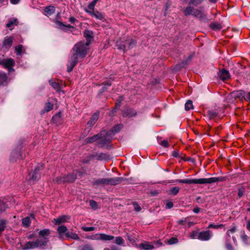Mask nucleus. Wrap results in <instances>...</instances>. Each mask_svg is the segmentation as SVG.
<instances>
[{"instance_id": "38", "label": "nucleus", "mask_w": 250, "mask_h": 250, "mask_svg": "<svg viewBox=\"0 0 250 250\" xmlns=\"http://www.w3.org/2000/svg\"><path fill=\"white\" fill-rule=\"evenodd\" d=\"M95 1H91L88 5V9L85 10L86 12L89 14V12L91 11H94V7L95 6V4L94 3Z\"/></svg>"}, {"instance_id": "47", "label": "nucleus", "mask_w": 250, "mask_h": 250, "mask_svg": "<svg viewBox=\"0 0 250 250\" xmlns=\"http://www.w3.org/2000/svg\"><path fill=\"white\" fill-rule=\"evenodd\" d=\"M17 19H14L13 20H10L8 23L6 24L7 27L10 28L14 24H17Z\"/></svg>"}, {"instance_id": "37", "label": "nucleus", "mask_w": 250, "mask_h": 250, "mask_svg": "<svg viewBox=\"0 0 250 250\" xmlns=\"http://www.w3.org/2000/svg\"><path fill=\"white\" fill-rule=\"evenodd\" d=\"M226 248L228 250H234V248L230 243V239L226 237Z\"/></svg>"}, {"instance_id": "41", "label": "nucleus", "mask_w": 250, "mask_h": 250, "mask_svg": "<svg viewBox=\"0 0 250 250\" xmlns=\"http://www.w3.org/2000/svg\"><path fill=\"white\" fill-rule=\"evenodd\" d=\"M16 53L18 55H21L22 53V50L23 49V46L21 44H19L15 47Z\"/></svg>"}, {"instance_id": "29", "label": "nucleus", "mask_w": 250, "mask_h": 250, "mask_svg": "<svg viewBox=\"0 0 250 250\" xmlns=\"http://www.w3.org/2000/svg\"><path fill=\"white\" fill-rule=\"evenodd\" d=\"M53 107L54 105L53 104L51 103L50 102H47L45 104L43 110L42 112V113L49 112L53 109Z\"/></svg>"}, {"instance_id": "59", "label": "nucleus", "mask_w": 250, "mask_h": 250, "mask_svg": "<svg viewBox=\"0 0 250 250\" xmlns=\"http://www.w3.org/2000/svg\"><path fill=\"white\" fill-rule=\"evenodd\" d=\"M188 218H184L181 220L177 221V223L180 225H183L185 223L187 222Z\"/></svg>"}, {"instance_id": "11", "label": "nucleus", "mask_w": 250, "mask_h": 250, "mask_svg": "<svg viewBox=\"0 0 250 250\" xmlns=\"http://www.w3.org/2000/svg\"><path fill=\"white\" fill-rule=\"evenodd\" d=\"M122 127H123V126L122 125H115V126H114V127H113L109 131H106L107 135H106V136H108L110 137V141L112 139V137L116 133H117L118 132H119L120 131V130L121 129V128H122Z\"/></svg>"}, {"instance_id": "16", "label": "nucleus", "mask_w": 250, "mask_h": 250, "mask_svg": "<svg viewBox=\"0 0 250 250\" xmlns=\"http://www.w3.org/2000/svg\"><path fill=\"white\" fill-rule=\"evenodd\" d=\"M89 14L91 16L95 18L96 19L104 21L105 19V15L104 14L100 13L98 11H91L89 12Z\"/></svg>"}, {"instance_id": "44", "label": "nucleus", "mask_w": 250, "mask_h": 250, "mask_svg": "<svg viewBox=\"0 0 250 250\" xmlns=\"http://www.w3.org/2000/svg\"><path fill=\"white\" fill-rule=\"evenodd\" d=\"M87 238L92 240H100V233H98L92 235H90L87 237Z\"/></svg>"}, {"instance_id": "23", "label": "nucleus", "mask_w": 250, "mask_h": 250, "mask_svg": "<svg viewBox=\"0 0 250 250\" xmlns=\"http://www.w3.org/2000/svg\"><path fill=\"white\" fill-rule=\"evenodd\" d=\"M44 12L46 15L50 16L52 15L55 11V7L54 6H48L44 8Z\"/></svg>"}, {"instance_id": "7", "label": "nucleus", "mask_w": 250, "mask_h": 250, "mask_svg": "<svg viewBox=\"0 0 250 250\" xmlns=\"http://www.w3.org/2000/svg\"><path fill=\"white\" fill-rule=\"evenodd\" d=\"M15 64L14 60L11 58L4 59L0 62V64L8 69L9 72L14 71V69L13 67L14 66Z\"/></svg>"}, {"instance_id": "64", "label": "nucleus", "mask_w": 250, "mask_h": 250, "mask_svg": "<svg viewBox=\"0 0 250 250\" xmlns=\"http://www.w3.org/2000/svg\"><path fill=\"white\" fill-rule=\"evenodd\" d=\"M200 208L198 207H196L193 209V211L195 213H198L200 212Z\"/></svg>"}, {"instance_id": "18", "label": "nucleus", "mask_w": 250, "mask_h": 250, "mask_svg": "<svg viewBox=\"0 0 250 250\" xmlns=\"http://www.w3.org/2000/svg\"><path fill=\"white\" fill-rule=\"evenodd\" d=\"M139 248L144 250H151L154 248V246L149 242H146L139 245Z\"/></svg>"}, {"instance_id": "45", "label": "nucleus", "mask_w": 250, "mask_h": 250, "mask_svg": "<svg viewBox=\"0 0 250 250\" xmlns=\"http://www.w3.org/2000/svg\"><path fill=\"white\" fill-rule=\"evenodd\" d=\"M217 113L213 110H209L208 112V115L209 119H212L217 115Z\"/></svg>"}, {"instance_id": "25", "label": "nucleus", "mask_w": 250, "mask_h": 250, "mask_svg": "<svg viewBox=\"0 0 250 250\" xmlns=\"http://www.w3.org/2000/svg\"><path fill=\"white\" fill-rule=\"evenodd\" d=\"M49 83L57 92L61 91V86L58 83L53 82L52 80H49Z\"/></svg>"}, {"instance_id": "17", "label": "nucleus", "mask_w": 250, "mask_h": 250, "mask_svg": "<svg viewBox=\"0 0 250 250\" xmlns=\"http://www.w3.org/2000/svg\"><path fill=\"white\" fill-rule=\"evenodd\" d=\"M220 78L222 80H226L230 77L229 73L225 69L220 70L218 73Z\"/></svg>"}, {"instance_id": "52", "label": "nucleus", "mask_w": 250, "mask_h": 250, "mask_svg": "<svg viewBox=\"0 0 250 250\" xmlns=\"http://www.w3.org/2000/svg\"><path fill=\"white\" fill-rule=\"evenodd\" d=\"M178 239L176 238H171L168 241V243L169 245L174 244L178 242Z\"/></svg>"}, {"instance_id": "46", "label": "nucleus", "mask_w": 250, "mask_h": 250, "mask_svg": "<svg viewBox=\"0 0 250 250\" xmlns=\"http://www.w3.org/2000/svg\"><path fill=\"white\" fill-rule=\"evenodd\" d=\"M6 221L4 220H0V233L2 232L5 229Z\"/></svg>"}, {"instance_id": "53", "label": "nucleus", "mask_w": 250, "mask_h": 250, "mask_svg": "<svg viewBox=\"0 0 250 250\" xmlns=\"http://www.w3.org/2000/svg\"><path fill=\"white\" fill-rule=\"evenodd\" d=\"M223 225H214L213 224H210L208 226V228H213L215 229H218L221 228L222 227H223Z\"/></svg>"}, {"instance_id": "24", "label": "nucleus", "mask_w": 250, "mask_h": 250, "mask_svg": "<svg viewBox=\"0 0 250 250\" xmlns=\"http://www.w3.org/2000/svg\"><path fill=\"white\" fill-rule=\"evenodd\" d=\"M107 178H102L95 180L93 182L94 185H107Z\"/></svg>"}, {"instance_id": "10", "label": "nucleus", "mask_w": 250, "mask_h": 250, "mask_svg": "<svg viewBox=\"0 0 250 250\" xmlns=\"http://www.w3.org/2000/svg\"><path fill=\"white\" fill-rule=\"evenodd\" d=\"M212 236V233L210 230L199 232V239L201 241H208Z\"/></svg>"}, {"instance_id": "9", "label": "nucleus", "mask_w": 250, "mask_h": 250, "mask_svg": "<svg viewBox=\"0 0 250 250\" xmlns=\"http://www.w3.org/2000/svg\"><path fill=\"white\" fill-rule=\"evenodd\" d=\"M23 157L21 154V149L18 148L13 150L11 153L10 161L11 162H15L17 159H22Z\"/></svg>"}, {"instance_id": "6", "label": "nucleus", "mask_w": 250, "mask_h": 250, "mask_svg": "<svg viewBox=\"0 0 250 250\" xmlns=\"http://www.w3.org/2000/svg\"><path fill=\"white\" fill-rule=\"evenodd\" d=\"M50 234L49 229L41 230L39 232V238L37 240L36 242L39 248L45 247L49 241L47 237Z\"/></svg>"}, {"instance_id": "4", "label": "nucleus", "mask_w": 250, "mask_h": 250, "mask_svg": "<svg viewBox=\"0 0 250 250\" xmlns=\"http://www.w3.org/2000/svg\"><path fill=\"white\" fill-rule=\"evenodd\" d=\"M193 5L188 3V6L184 11L185 16L192 15L194 17L199 18L200 20H205L207 19V16L200 9L194 8Z\"/></svg>"}, {"instance_id": "27", "label": "nucleus", "mask_w": 250, "mask_h": 250, "mask_svg": "<svg viewBox=\"0 0 250 250\" xmlns=\"http://www.w3.org/2000/svg\"><path fill=\"white\" fill-rule=\"evenodd\" d=\"M7 83V77L5 73H0V85H4Z\"/></svg>"}, {"instance_id": "40", "label": "nucleus", "mask_w": 250, "mask_h": 250, "mask_svg": "<svg viewBox=\"0 0 250 250\" xmlns=\"http://www.w3.org/2000/svg\"><path fill=\"white\" fill-rule=\"evenodd\" d=\"M193 107L192 102L190 100L188 101L185 104V110L188 111Z\"/></svg>"}, {"instance_id": "61", "label": "nucleus", "mask_w": 250, "mask_h": 250, "mask_svg": "<svg viewBox=\"0 0 250 250\" xmlns=\"http://www.w3.org/2000/svg\"><path fill=\"white\" fill-rule=\"evenodd\" d=\"M243 194H244V191H243V189H242V188L239 189L238 193V196L239 198L242 197L243 196Z\"/></svg>"}, {"instance_id": "26", "label": "nucleus", "mask_w": 250, "mask_h": 250, "mask_svg": "<svg viewBox=\"0 0 250 250\" xmlns=\"http://www.w3.org/2000/svg\"><path fill=\"white\" fill-rule=\"evenodd\" d=\"M114 239L112 235L106 234L104 233H100V240L103 241H110Z\"/></svg>"}, {"instance_id": "48", "label": "nucleus", "mask_w": 250, "mask_h": 250, "mask_svg": "<svg viewBox=\"0 0 250 250\" xmlns=\"http://www.w3.org/2000/svg\"><path fill=\"white\" fill-rule=\"evenodd\" d=\"M180 190V188L178 187H175L173 188H172L170 189V192L172 194L175 195L178 194Z\"/></svg>"}, {"instance_id": "1", "label": "nucleus", "mask_w": 250, "mask_h": 250, "mask_svg": "<svg viewBox=\"0 0 250 250\" xmlns=\"http://www.w3.org/2000/svg\"><path fill=\"white\" fill-rule=\"evenodd\" d=\"M84 37L86 38V42H81L75 45L72 49L71 57L68 62V72H71L78 62L79 58H84L87 53L88 45L92 40L91 33L89 31L84 32Z\"/></svg>"}, {"instance_id": "49", "label": "nucleus", "mask_w": 250, "mask_h": 250, "mask_svg": "<svg viewBox=\"0 0 250 250\" xmlns=\"http://www.w3.org/2000/svg\"><path fill=\"white\" fill-rule=\"evenodd\" d=\"M240 94L242 95H243V96L244 97L245 100L247 101H250V92L246 93L243 91H241Z\"/></svg>"}, {"instance_id": "30", "label": "nucleus", "mask_w": 250, "mask_h": 250, "mask_svg": "<svg viewBox=\"0 0 250 250\" xmlns=\"http://www.w3.org/2000/svg\"><path fill=\"white\" fill-rule=\"evenodd\" d=\"M210 27L214 30H219L222 28V26L220 23L215 22L210 24Z\"/></svg>"}, {"instance_id": "57", "label": "nucleus", "mask_w": 250, "mask_h": 250, "mask_svg": "<svg viewBox=\"0 0 250 250\" xmlns=\"http://www.w3.org/2000/svg\"><path fill=\"white\" fill-rule=\"evenodd\" d=\"M133 205L134 208L136 211L139 212L141 210V207L138 205L137 203H134Z\"/></svg>"}, {"instance_id": "56", "label": "nucleus", "mask_w": 250, "mask_h": 250, "mask_svg": "<svg viewBox=\"0 0 250 250\" xmlns=\"http://www.w3.org/2000/svg\"><path fill=\"white\" fill-rule=\"evenodd\" d=\"M90 206L93 208H96L97 207V203L94 200H90L89 202Z\"/></svg>"}, {"instance_id": "15", "label": "nucleus", "mask_w": 250, "mask_h": 250, "mask_svg": "<svg viewBox=\"0 0 250 250\" xmlns=\"http://www.w3.org/2000/svg\"><path fill=\"white\" fill-rule=\"evenodd\" d=\"M124 180L122 177H115L113 178H107V185L114 186L118 185Z\"/></svg>"}, {"instance_id": "43", "label": "nucleus", "mask_w": 250, "mask_h": 250, "mask_svg": "<svg viewBox=\"0 0 250 250\" xmlns=\"http://www.w3.org/2000/svg\"><path fill=\"white\" fill-rule=\"evenodd\" d=\"M235 230H236L235 227H233L231 229H229V230H228L227 232V235H226V237H228V238H229V239H230V234L234 233L235 232Z\"/></svg>"}, {"instance_id": "54", "label": "nucleus", "mask_w": 250, "mask_h": 250, "mask_svg": "<svg viewBox=\"0 0 250 250\" xmlns=\"http://www.w3.org/2000/svg\"><path fill=\"white\" fill-rule=\"evenodd\" d=\"M81 250H93V249L91 246L85 245L82 248Z\"/></svg>"}, {"instance_id": "28", "label": "nucleus", "mask_w": 250, "mask_h": 250, "mask_svg": "<svg viewBox=\"0 0 250 250\" xmlns=\"http://www.w3.org/2000/svg\"><path fill=\"white\" fill-rule=\"evenodd\" d=\"M96 159L99 160L107 161L109 159V157L105 153H100L96 155Z\"/></svg>"}, {"instance_id": "36", "label": "nucleus", "mask_w": 250, "mask_h": 250, "mask_svg": "<svg viewBox=\"0 0 250 250\" xmlns=\"http://www.w3.org/2000/svg\"><path fill=\"white\" fill-rule=\"evenodd\" d=\"M199 232L194 230L191 232L189 234V237L191 239H199Z\"/></svg>"}, {"instance_id": "22", "label": "nucleus", "mask_w": 250, "mask_h": 250, "mask_svg": "<svg viewBox=\"0 0 250 250\" xmlns=\"http://www.w3.org/2000/svg\"><path fill=\"white\" fill-rule=\"evenodd\" d=\"M99 117V113H95L93 115L92 117L91 118L89 121L88 122L87 124L90 126H92L96 122V121L98 120Z\"/></svg>"}, {"instance_id": "39", "label": "nucleus", "mask_w": 250, "mask_h": 250, "mask_svg": "<svg viewBox=\"0 0 250 250\" xmlns=\"http://www.w3.org/2000/svg\"><path fill=\"white\" fill-rule=\"evenodd\" d=\"M22 223L23 226L25 227H28L31 223L30 218L27 217L23 218L22 221Z\"/></svg>"}, {"instance_id": "62", "label": "nucleus", "mask_w": 250, "mask_h": 250, "mask_svg": "<svg viewBox=\"0 0 250 250\" xmlns=\"http://www.w3.org/2000/svg\"><path fill=\"white\" fill-rule=\"evenodd\" d=\"M186 223H188V228H189L195 224V223H194L193 222L188 221V220Z\"/></svg>"}, {"instance_id": "3", "label": "nucleus", "mask_w": 250, "mask_h": 250, "mask_svg": "<svg viewBox=\"0 0 250 250\" xmlns=\"http://www.w3.org/2000/svg\"><path fill=\"white\" fill-rule=\"evenodd\" d=\"M106 135H107L106 130H103L97 135L85 139L84 142L88 144L99 140L98 143V146L101 147H105L109 143L110 139L109 136H107Z\"/></svg>"}, {"instance_id": "12", "label": "nucleus", "mask_w": 250, "mask_h": 250, "mask_svg": "<svg viewBox=\"0 0 250 250\" xmlns=\"http://www.w3.org/2000/svg\"><path fill=\"white\" fill-rule=\"evenodd\" d=\"M42 169V165H39L35 169L33 173L31 176V180L33 181H36L40 178V171Z\"/></svg>"}, {"instance_id": "33", "label": "nucleus", "mask_w": 250, "mask_h": 250, "mask_svg": "<svg viewBox=\"0 0 250 250\" xmlns=\"http://www.w3.org/2000/svg\"><path fill=\"white\" fill-rule=\"evenodd\" d=\"M61 119V113L58 112L52 117V121L55 124H58L60 122Z\"/></svg>"}, {"instance_id": "42", "label": "nucleus", "mask_w": 250, "mask_h": 250, "mask_svg": "<svg viewBox=\"0 0 250 250\" xmlns=\"http://www.w3.org/2000/svg\"><path fill=\"white\" fill-rule=\"evenodd\" d=\"M115 243L118 245H122L124 244V240L120 236L116 237L115 239Z\"/></svg>"}, {"instance_id": "8", "label": "nucleus", "mask_w": 250, "mask_h": 250, "mask_svg": "<svg viewBox=\"0 0 250 250\" xmlns=\"http://www.w3.org/2000/svg\"><path fill=\"white\" fill-rule=\"evenodd\" d=\"M77 178L75 173H71L66 177H60L57 178V182H73Z\"/></svg>"}, {"instance_id": "50", "label": "nucleus", "mask_w": 250, "mask_h": 250, "mask_svg": "<svg viewBox=\"0 0 250 250\" xmlns=\"http://www.w3.org/2000/svg\"><path fill=\"white\" fill-rule=\"evenodd\" d=\"M241 238L242 241L245 243V244H248V242H247L248 236L244 232H243L241 234Z\"/></svg>"}, {"instance_id": "20", "label": "nucleus", "mask_w": 250, "mask_h": 250, "mask_svg": "<svg viewBox=\"0 0 250 250\" xmlns=\"http://www.w3.org/2000/svg\"><path fill=\"white\" fill-rule=\"evenodd\" d=\"M69 218V216L63 215L56 219H54L53 222H54L55 224H60L62 223L66 222L67 219H68Z\"/></svg>"}, {"instance_id": "51", "label": "nucleus", "mask_w": 250, "mask_h": 250, "mask_svg": "<svg viewBox=\"0 0 250 250\" xmlns=\"http://www.w3.org/2000/svg\"><path fill=\"white\" fill-rule=\"evenodd\" d=\"M82 229L85 231H90L94 230L96 228L93 227H83Z\"/></svg>"}, {"instance_id": "35", "label": "nucleus", "mask_w": 250, "mask_h": 250, "mask_svg": "<svg viewBox=\"0 0 250 250\" xmlns=\"http://www.w3.org/2000/svg\"><path fill=\"white\" fill-rule=\"evenodd\" d=\"M191 58H192V56H189L187 60L184 61L182 62L181 64L176 66V70H179L182 67H183L184 66V65L187 64L188 63V62L191 60Z\"/></svg>"}, {"instance_id": "5", "label": "nucleus", "mask_w": 250, "mask_h": 250, "mask_svg": "<svg viewBox=\"0 0 250 250\" xmlns=\"http://www.w3.org/2000/svg\"><path fill=\"white\" fill-rule=\"evenodd\" d=\"M137 42L135 40L129 38L125 41H117L116 45L118 49L125 52L128 50L131 49L136 45Z\"/></svg>"}, {"instance_id": "2", "label": "nucleus", "mask_w": 250, "mask_h": 250, "mask_svg": "<svg viewBox=\"0 0 250 250\" xmlns=\"http://www.w3.org/2000/svg\"><path fill=\"white\" fill-rule=\"evenodd\" d=\"M226 180L224 177H210L209 178H200L194 179H178L177 182L187 184H205L223 182Z\"/></svg>"}, {"instance_id": "34", "label": "nucleus", "mask_w": 250, "mask_h": 250, "mask_svg": "<svg viewBox=\"0 0 250 250\" xmlns=\"http://www.w3.org/2000/svg\"><path fill=\"white\" fill-rule=\"evenodd\" d=\"M204 0H190L188 3L193 6L197 7L201 4Z\"/></svg>"}, {"instance_id": "14", "label": "nucleus", "mask_w": 250, "mask_h": 250, "mask_svg": "<svg viewBox=\"0 0 250 250\" xmlns=\"http://www.w3.org/2000/svg\"><path fill=\"white\" fill-rule=\"evenodd\" d=\"M57 231L59 233V238L61 239H63L64 236H65V233L68 232L67 228L63 225L59 226L57 229Z\"/></svg>"}, {"instance_id": "63", "label": "nucleus", "mask_w": 250, "mask_h": 250, "mask_svg": "<svg viewBox=\"0 0 250 250\" xmlns=\"http://www.w3.org/2000/svg\"><path fill=\"white\" fill-rule=\"evenodd\" d=\"M76 19L75 18H74V17H70L69 19V21L72 23H74V22L76 21Z\"/></svg>"}, {"instance_id": "13", "label": "nucleus", "mask_w": 250, "mask_h": 250, "mask_svg": "<svg viewBox=\"0 0 250 250\" xmlns=\"http://www.w3.org/2000/svg\"><path fill=\"white\" fill-rule=\"evenodd\" d=\"M39 248L36 241H29L26 243L22 246L23 250H27L29 249H34Z\"/></svg>"}, {"instance_id": "31", "label": "nucleus", "mask_w": 250, "mask_h": 250, "mask_svg": "<svg viewBox=\"0 0 250 250\" xmlns=\"http://www.w3.org/2000/svg\"><path fill=\"white\" fill-rule=\"evenodd\" d=\"M65 236L67 238H70L74 240H78L79 238L78 235L76 233L68 231V232L65 233Z\"/></svg>"}, {"instance_id": "19", "label": "nucleus", "mask_w": 250, "mask_h": 250, "mask_svg": "<svg viewBox=\"0 0 250 250\" xmlns=\"http://www.w3.org/2000/svg\"><path fill=\"white\" fill-rule=\"evenodd\" d=\"M55 24L57 28L63 30H66L67 28L73 27L72 26L69 24L65 25L59 21H55Z\"/></svg>"}, {"instance_id": "58", "label": "nucleus", "mask_w": 250, "mask_h": 250, "mask_svg": "<svg viewBox=\"0 0 250 250\" xmlns=\"http://www.w3.org/2000/svg\"><path fill=\"white\" fill-rule=\"evenodd\" d=\"M160 144L161 146L166 147H167L169 146L167 140H163L161 142Z\"/></svg>"}, {"instance_id": "60", "label": "nucleus", "mask_w": 250, "mask_h": 250, "mask_svg": "<svg viewBox=\"0 0 250 250\" xmlns=\"http://www.w3.org/2000/svg\"><path fill=\"white\" fill-rule=\"evenodd\" d=\"M173 206V203L172 202H168L166 205V208L167 209H170Z\"/></svg>"}, {"instance_id": "32", "label": "nucleus", "mask_w": 250, "mask_h": 250, "mask_svg": "<svg viewBox=\"0 0 250 250\" xmlns=\"http://www.w3.org/2000/svg\"><path fill=\"white\" fill-rule=\"evenodd\" d=\"M7 208L6 203L3 201L0 200V214L4 212Z\"/></svg>"}, {"instance_id": "55", "label": "nucleus", "mask_w": 250, "mask_h": 250, "mask_svg": "<svg viewBox=\"0 0 250 250\" xmlns=\"http://www.w3.org/2000/svg\"><path fill=\"white\" fill-rule=\"evenodd\" d=\"M111 85V81L110 80L107 81L106 82V83H105V86H104L102 88L103 91H105L107 89V87L110 86Z\"/></svg>"}, {"instance_id": "21", "label": "nucleus", "mask_w": 250, "mask_h": 250, "mask_svg": "<svg viewBox=\"0 0 250 250\" xmlns=\"http://www.w3.org/2000/svg\"><path fill=\"white\" fill-rule=\"evenodd\" d=\"M13 41V38L12 37H6L3 42V45L6 48H9L11 46Z\"/></svg>"}]
</instances>
